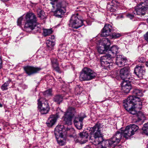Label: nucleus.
Segmentation results:
<instances>
[{
	"mask_svg": "<svg viewBox=\"0 0 148 148\" xmlns=\"http://www.w3.org/2000/svg\"><path fill=\"white\" fill-rule=\"evenodd\" d=\"M101 124L97 123L89 130V140L95 145H98V148H109L112 145L109 140H103L101 132Z\"/></svg>",
	"mask_w": 148,
	"mask_h": 148,
	"instance_id": "nucleus-1",
	"label": "nucleus"
},
{
	"mask_svg": "<svg viewBox=\"0 0 148 148\" xmlns=\"http://www.w3.org/2000/svg\"><path fill=\"white\" fill-rule=\"evenodd\" d=\"M132 95L130 96L127 99L124 101L123 106L125 110L131 114L134 115L137 113L135 108L134 106L137 103L140 104V97L143 96L142 91L139 89L135 88L132 92Z\"/></svg>",
	"mask_w": 148,
	"mask_h": 148,
	"instance_id": "nucleus-2",
	"label": "nucleus"
},
{
	"mask_svg": "<svg viewBox=\"0 0 148 148\" xmlns=\"http://www.w3.org/2000/svg\"><path fill=\"white\" fill-rule=\"evenodd\" d=\"M119 49L117 46L114 45L109 51V54H106L101 57V65L103 69L109 70L112 68V65L110 64L112 61V58L116 56Z\"/></svg>",
	"mask_w": 148,
	"mask_h": 148,
	"instance_id": "nucleus-3",
	"label": "nucleus"
},
{
	"mask_svg": "<svg viewBox=\"0 0 148 148\" xmlns=\"http://www.w3.org/2000/svg\"><path fill=\"white\" fill-rule=\"evenodd\" d=\"M25 23L24 28L33 30L34 32H40L41 31L40 25H36L37 19L36 15L32 13H28L25 16Z\"/></svg>",
	"mask_w": 148,
	"mask_h": 148,
	"instance_id": "nucleus-4",
	"label": "nucleus"
},
{
	"mask_svg": "<svg viewBox=\"0 0 148 148\" xmlns=\"http://www.w3.org/2000/svg\"><path fill=\"white\" fill-rule=\"evenodd\" d=\"M96 75V73L90 69L84 67L80 73L79 79L81 81H88L93 79Z\"/></svg>",
	"mask_w": 148,
	"mask_h": 148,
	"instance_id": "nucleus-5",
	"label": "nucleus"
},
{
	"mask_svg": "<svg viewBox=\"0 0 148 148\" xmlns=\"http://www.w3.org/2000/svg\"><path fill=\"white\" fill-rule=\"evenodd\" d=\"M67 5V3L64 1L57 3L56 5V10L53 11V15L58 18H62V15L66 12V7Z\"/></svg>",
	"mask_w": 148,
	"mask_h": 148,
	"instance_id": "nucleus-6",
	"label": "nucleus"
},
{
	"mask_svg": "<svg viewBox=\"0 0 148 148\" xmlns=\"http://www.w3.org/2000/svg\"><path fill=\"white\" fill-rule=\"evenodd\" d=\"M84 25L82 18L78 13L72 15L69 21V26L72 28L77 29Z\"/></svg>",
	"mask_w": 148,
	"mask_h": 148,
	"instance_id": "nucleus-7",
	"label": "nucleus"
},
{
	"mask_svg": "<svg viewBox=\"0 0 148 148\" xmlns=\"http://www.w3.org/2000/svg\"><path fill=\"white\" fill-rule=\"evenodd\" d=\"M38 108L42 114L47 113L50 109L48 101L45 99L41 98L38 100Z\"/></svg>",
	"mask_w": 148,
	"mask_h": 148,
	"instance_id": "nucleus-8",
	"label": "nucleus"
},
{
	"mask_svg": "<svg viewBox=\"0 0 148 148\" xmlns=\"http://www.w3.org/2000/svg\"><path fill=\"white\" fill-rule=\"evenodd\" d=\"M138 129V126L134 124L126 126L125 130L123 132V136L128 139L133 135Z\"/></svg>",
	"mask_w": 148,
	"mask_h": 148,
	"instance_id": "nucleus-9",
	"label": "nucleus"
},
{
	"mask_svg": "<svg viewBox=\"0 0 148 148\" xmlns=\"http://www.w3.org/2000/svg\"><path fill=\"white\" fill-rule=\"evenodd\" d=\"M148 11V8L140 3L134 8V14L140 16L144 15Z\"/></svg>",
	"mask_w": 148,
	"mask_h": 148,
	"instance_id": "nucleus-10",
	"label": "nucleus"
},
{
	"mask_svg": "<svg viewBox=\"0 0 148 148\" xmlns=\"http://www.w3.org/2000/svg\"><path fill=\"white\" fill-rule=\"evenodd\" d=\"M119 75L123 80H131V73L129 68L125 67L121 69L119 71Z\"/></svg>",
	"mask_w": 148,
	"mask_h": 148,
	"instance_id": "nucleus-11",
	"label": "nucleus"
},
{
	"mask_svg": "<svg viewBox=\"0 0 148 148\" xmlns=\"http://www.w3.org/2000/svg\"><path fill=\"white\" fill-rule=\"evenodd\" d=\"M145 69L144 66L138 65L135 68L134 73L140 79L143 78V76L145 74Z\"/></svg>",
	"mask_w": 148,
	"mask_h": 148,
	"instance_id": "nucleus-12",
	"label": "nucleus"
},
{
	"mask_svg": "<svg viewBox=\"0 0 148 148\" xmlns=\"http://www.w3.org/2000/svg\"><path fill=\"white\" fill-rule=\"evenodd\" d=\"M23 68L28 75H30L36 73L41 70V68L40 67H35L29 66H25Z\"/></svg>",
	"mask_w": 148,
	"mask_h": 148,
	"instance_id": "nucleus-13",
	"label": "nucleus"
},
{
	"mask_svg": "<svg viewBox=\"0 0 148 148\" xmlns=\"http://www.w3.org/2000/svg\"><path fill=\"white\" fill-rule=\"evenodd\" d=\"M122 136H123V132L118 131L109 140L112 145L115 143H118L122 139Z\"/></svg>",
	"mask_w": 148,
	"mask_h": 148,
	"instance_id": "nucleus-14",
	"label": "nucleus"
},
{
	"mask_svg": "<svg viewBox=\"0 0 148 148\" xmlns=\"http://www.w3.org/2000/svg\"><path fill=\"white\" fill-rule=\"evenodd\" d=\"M131 80H123L122 84V92L126 94L129 92L131 89V86L130 84Z\"/></svg>",
	"mask_w": 148,
	"mask_h": 148,
	"instance_id": "nucleus-15",
	"label": "nucleus"
},
{
	"mask_svg": "<svg viewBox=\"0 0 148 148\" xmlns=\"http://www.w3.org/2000/svg\"><path fill=\"white\" fill-rule=\"evenodd\" d=\"M112 26L109 24H106L103 29L101 35L102 36H109L112 30Z\"/></svg>",
	"mask_w": 148,
	"mask_h": 148,
	"instance_id": "nucleus-16",
	"label": "nucleus"
},
{
	"mask_svg": "<svg viewBox=\"0 0 148 148\" xmlns=\"http://www.w3.org/2000/svg\"><path fill=\"white\" fill-rule=\"evenodd\" d=\"M84 117H76L74 121V123L77 129L80 130L83 127V121Z\"/></svg>",
	"mask_w": 148,
	"mask_h": 148,
	"instance_id": "nucleus-17",
	"label": "nucleus"
},
{
	"mask_svg": "<svg viewBox=\"0 0 148 148\" xmlns=\"http://www.w3.org/2000/svg\"><path fill=\"white\" fill-rule=\"evenodd\" d=\"M127 59L122 55L117 56L116 59V63L119 66L122 67L125 65Z\"/></svg>",
	"mask_w": 148,
	"mask_h": 148,
	"instance_id": "nucleus-18",
	"label": "nucleus"
},
{
	"mask_svg": "<svg viewBox=\"0 0 148 148\" xmlns=\"http://www.w3.org/2000/svg\"><path fill=\"white\" fill-rule=\"evenodd\" d=\"M58 117L57 114L51 115L46 123L47 126L49 127L53 126L55 123Z\"/></svg>",
	"mask_w": 148,
	"mask_h": 148,
	"instance_id": "nucleus-19",
	"label": "nucleus"
},
{
	"mask_svg": "<svg viewBox=\"0 0 148 148\" xmlns=\"http://www.w3.org/2000/svg\"><path fill=\"white\" fill-rule=\"evenodd\" d=\"M65 130L63 125H59L55 128L54 133L55 136H63V133Z\"/></svg>",
	"mask_w": 148,
	"mask_h": 148,
	"instance_id": "nucleus-20",
	"label": "nucleus"
},
{
	"mask_svg": "<svg viewBox=\"0 0 148 148\" xmlns=\"http://www.w3.org/2000/svg\"><path fill=\"white\" fill-rule=\"evenodd\" d=\"M46 44L47 49L50 51L53 49L54 46L55 45V41L50 40L48 39L46 42Z\"/></svg>",
	"mask_w": 148,
	"mask_h": 148,
	"instance_id": "nucleus-21",
	"label": "nucleus"
},
{
	"mask_svg": "<svg viewBox=\"0 0 148 148\" xmlns=\"http://www.w3.org/2000/svg\"><path fill=\"white\" fill-rule=\"evenodd\" d=\"M80 137L82 138L81 141L82 143H84L88 141V136L89 135L88 133L85 132H82L79 133Z\"/></svg>",
	"mask_w": 148,
	"mask_h": 148,
	"instance_id": "nucleus-22",
	"label": "nucleus"
},
{
	"mask_svg": "<svg viewBox=\"0 0 148 148\" xmlns=\"http://www.w3.org/2000/svg\"><path fill=\"white\" fill-rule=\"evenodd\" d=\"M116 2L115 0H112L111 2H108V3L107 8V9L112 12H114L115 10V3Z\"/></svg>",
	"mask_w": 148,
	"mask_h": 148,
	"instance_id": "nucleus-23",
	"label": "nucleus"
},
{
	"mask_svg": "<svg viewBox=\"0 0 148 148\" xmlns=\"http://www.w3.org/2000/svg\"><path fill=\"white\" fill-rule=\"evenodd\" d=\"M73 116L71 115H68L64 114V123L68 125L72 124V119Z\"/></svg>",
	"mask_w": 148,
	"mask_h": 148,
	"instance_id": "nucleus-24",
	"label": "nucleus"
},
{
	"mask_svg": "<svg viewBox=\"0 0 148 148\" xmlns=\"http://www.w3.org/2000/svg\"><path fill=\"white\" fill-rule=\"evenodd\" d=\"M63 136H56L57 143L60 146L64 145L65 144V140L63 138Z\"/></svg>",
	"mask_w": 148,
	"mask_h": 148,
	"instance_id": "nucleus-25",
	"label": "nucleus"
},
{
	"mask_svg": "<svg viewBox=\"0 0 148 148\" xmlns=\"http://www.w3.org/2000/svg\"><path fill=\"white\" fill-rule=\"evenodd\" d=\"M109 37L108 38H104L102 39V42L101 45L105 47L109 48L111 44Z\"/></svg>",
	"mask_w": 148,
	"mask_h": 148,
	"instance_id": "nucleus-26",
	"label": "nucleus"
},
{
	"mask_svg": "<svg viewBox=\"0 0 148 148\" xmlns=\"http://www.w3.org/2000/svg\"><path fill=\"white\" fill-rule=\"evenodd\" d=\"M108 49V48L101 45L98 47L97 50L99 53L101 54H103L105 53Z\"/></svg>",
	"mask_w": 148,
	"mask_h": 148,
	"instance_id": "nucleus-27",
	"label": "nucleus"
},
{
	"mask_svg": "<svg viewBox=\"0 0 148 148\" xmlns=\"http://www.w3.org/2000/svg\"><path fill=\"white\" fill-rule=\"evenodd\" d=\"M75 112V109L74 108L70 107L68 108L65 114L69 116L71 115L73 117Z\"/></svg>",
	"mask_w": 148,
	"mask_h": 148,
	"instance_id": "nucleus-28",
	"label": "nucleus"
},
{
	"mask_svg": "<svg viewBox=\"0 0 148 148\" xmlns=\"http://www.w3.org/2000/svg\"><path fill=\"white\" fill-rule=\"evenodd\" d=\"M63 97L60 95H58L55 96L54 101L60 104L62 101Z\"/></svg>",
	"mask_w": 148,
	"mask_h": 148,
	"instance_id": "nucleus-29",
	"label": "nucleus"
},
{
	"mask_svg": "<svg viewBox=\"0 0 148 148\" xmlns=\"http://www.w3.org/2000/svg\"><path fill=\"white\" fill-rule=\"evenodd\" d=\"M11 81V80L9 79L8 81H7L2 85L1 88L3 91L6 90L8 89V87Z\"/></svg>",
	"mask_w": 148,
	"mask_h": 148,
	"instance_id": "nucleus-30",
	"label": "nucleus"
},
{
	"mask_svg": "<svg viewBox=\"0 0 148 148\" xmlns=\"http://www.w3.org/2000/svg\"><path fill=\"white\" fill-rule=\"evenodd\" d=\"M53 32V31L51 29H43V34L45 36H46L50 35Z\"/></svg>",
	"mask_w": 148,
	"mask_h": 148,
	"instance_id": "nucleus-31",
	"label": "nucleus"
},
{
	"mask_svg": "<svg viewBox=\"0 0 148 148\" xmlns=\"http://www.w3.org/2000/svg\"><path fill=\"white\" fill-rule=\"evenodd\" d=\"M121 36L120 34L116 33L115 32L113 33L111 35L109 36L110 38L111 39H116L119 37Z\"/></svg>",
	"mask_w": 148,
	"mask_h": 148,
	"instance_id": "nucleus-32",
	"label": "nucleus"
},
{
	"mask_svg": "<svg viewBox=\"0 0 148 148\" xmlns=\"http://www.w3.org/2000/svg\"><path fill=\"white\" fill-rule=\"evenodd\" d=\"M142 130L144 133L148 135V123H145L143 127Z\"/></svg>",
	"mask_w": 148,
	"mask_h": 148,
	"instance_id": "nucleus-33",
	"label": "nucleus"
},
{
	"mask_svg": "<svg viewBox=\"0 0 148 148\" xmlns=\"http://www.w3.org/2000/svg\"><path fill=\"white\" fill-rule=\"evenodd\" d=\"M65 49L66 47L65 44H61L59 45L58 49L59 51H63Z\"/></svg>",
	"mask_w": 148,
	"mask_h": 148,
	"instance_id": "nucleus-34",
	"label": "nucleus"
},
{
	"mask_svg": "<svg viewBox=\"0 0 148 148\" xmlns=\"http://www.w3.org/2000/svg\"><path fill=\"white\" fill-rule=\"evenodd\" d=\"M53 67L54 69L57 72L59 73H61V71L59 67L58 64L56 65H53Z\"/></svg>",
	"mask_w": 148,
	"mask_h": 148,
	"instance_id": "nucleus-35",
	"label": "nucleus"
},
{
	"mask_svg": "<svg viewBox=\"0 0 148 148\" xmlns=\"http://www.w3.org/2000/svg\"><path fill=\"white\" fill-rule=\"evenodd\" d=\"M52 90L51 89H49L43 92V94L45 95H50L51 94Z\"/></svg>",
	"mask_w": 148,
	"mask_h": 148,
	"instance_id": "nucleus-36",
	"label": "nucleus"
},
{
	"mask_svg": "<svg viewBox=\"0 0 148 148\" xmlns=\"http://www.w3.org/2000/svg\"><path fill=\"white\" fill-rule=\"evenodd\" d=\"M51 60L52 66L58 64L56 59L54 58H52Z\"/></svg>",
	"mask_w": 148,
	"mask_h": 148,
	"instance_id": "nucleus-37",
	"label": "nucleus"
},
{
	"mask_svg": "<svg viewBox=\"0 0 148 148\" xmlns=\"http://www.w3.org/2000/svg\"><path fill=\"white\" fill-rule=\"evenodd\" d=\"M43 12H44L43 11H41L40 12L39 14H38V17L41 19H43L45 17Z\"/></svg>",
	"mask_w": 148,
	"mask_h": 148,
	"instance_id": "nucleus-38",
	"label": "nucleus"
},
{
	"mask_svg": "<svg viewBox=\"0 0 148 148\" xmlns=\"http://www.w3.org/2000/svg\"><path fill=\"white\" fill-rule=\"evenodd\" d=\"M51 2H50L52 5L53 8H55V4L57 3L58 0H50Z\"/></svg>",
	"mask_w": 148,
	"mask_h": 148,
	"instance_id": "nucleus-39",
	"label": "nucleus"
},
{
	"mask_svg": "<svg viewBox=\"0 0 148 148\" xmlns=\"http://www.w3.org/2000/svg\"><path fill=\"white\" fill-rule=\"evenodd\" d=\"M23 17L22 16L20 17L17 20V25L19 26H21V25L22 21L23 19Z\"/></svg>",
	"mask_w": 148,
	"mask_h": 148,
	"instance_id": "nucleus-40",
	"label": "nucleus"
},
{
	"mask_svg": "<svg viewBox=\"0 0 148 148\" xmlns=\"http://www.w3.org/2000/svg\"><path fill=\"white\" fill-rule=\"evenodd\" d=\"M140 3L146 6H148V0H143Z\"/></svg>",
	"mask_w": 148,
	"mask_h": 148,
	"instance_id": "nucleus-41",
	"label": "nucleus"
},
{
	"mask_svg": "<svg viewBox=\"0 0 148 148\" xmlns=\"http://www.w3.org/2000/svg\"><path fill=\"white\" fill-rule=\"evenodd\" d=\"M145 61V58L143 57L140 58L138 60L139 62L142 63L144 62Z\"/></svg>",
	"mask_w": 148,
	"mask_h": 148,
	"instance_id": "nucleus-42",
	"label": "nucleus"
},
{
	"mask_svg": "<svg viewBox=\"0 0 148 148\" xmlns=\"http://www.w3.org/2000/svg\"><path fill=\"white\" fill-rule=\"evenodd\" d=\"M126 16L127 18H128L131 19H132L134 17V15L131 14H127L126 15Z\"/></svg>",
	"mask_w": 148,
	"mask_h": 148,
	"instance_id": "nucleus-43",
	"label": "nucleus"
},
{
	"mask_svg": "<svg viewBox=\"0 0 148 148\" xmlns=\"http://www.w3.org/2000/svg\"><path fill=\"white\" fill-rule=\"evenodd\" d=\"M144 37L145 40L148 42V32L144 35Z\"/></svg>",
	"mask_w": 148,
	"mask_h": 148,
	"instance_id": "nucleus-44",
	"label": "nucleus"
},
{
	"mask_svg": "<svg viewBox=\"0 0 148 148\" xmlns=\"http://www.w3.org/2000/svg\"><path fill=\"white\" fill-rule=\"evenodd\" d=\"M55 37L54 36V35H51V36L50 37H49V39H50V40H55Z\"/></svg>",
	"mask_w": 148,
	"mask_h": 148,
	"instance_id": "nucleus-45",
	"label": "nucleus"
},
{
	"mask_svg": "<svg viewBox=\"0 0 148 148\" xmlns=\"http://www.w3.org/2000/svg\"><path fill=\"white\" fill-rule=\"evenodd\" d=\"M113 74L115 76H118L119 75V71L118 70H116Z\"/></svg>",
	"mask_w": 148,
	"mask_h": 148,
	"instance_id": "nucleus-46",
	"label": "nucleus"
},
{
	"mask_svg": "<svg viewBox=\"0 0 148 148\" xmlns=\"http://www.w3.org/2000/svg\"><path fill=\"white\" fill-rule=\"evenodd\" d=\"M2 67V61H1V57L0 56V69Z\"/></svg>",
	"mask_w": 148,
	"mask_h": 148,
	"instance_id": "nucleus-47",
	"label": "nucleus"
},
{
	"mask_svg": "<svg viewBox=\"0 0 148 148\" xmlns=\"http://www.w3.org/2000/svg\"><path fill=\"white\" fill-rule=\"evenodd\" d=\"M144 117V115L143 114L141 116L140 118V119L141 120Z\"/></svg>",
	"mask_w": 148,
	"mask_h": 148,
	"instance_id": "nucleus-48",
	"label": "nucleus"
},
{
	"mask_svg": "<svg viewBox=\"0 0 148 148\" xmlns=\"http://www.w3.org/2000/svg\"><path fill=\"white\" fill-rule=\"evenodd\" d=\"M76 134H74L73 135H71L70 136L71 137H73L74 138H75V136H76Z\"/></svg>",
	"mask_w": 148,
	"mask_h": 148,
	"instance_id": "nucleus-49",
	"label": "nucleus"
},
{
	"mask_svg": "<svg viewBox=\"0 0 148 148\" xmlns=\"http://www.w3.org/2000/svg\"><path fill=\"white\" fill-rule=\"evenodd\" d=\"M146 65L147 67H148V61L146 62Z\"/></svg>",
	"mask_w": 148,
	"mask_h": 148,
	"instance_id": "nucleus-50",
	"label": "nucleus"
},
{
	"mask_svg": "<svg viewBox=\"0 0 148 148\" xmlns=\"http://www.w3.org/2000/svg\"><path fill=\"white\" fill-rule=\"evenodd\" d=\"M24 87L23 88V89L26 88L27 87V86L26 85H24Z\"/></svg>",
	"mask_w": 148,
	"mask_h": 148,
	"instance_id": "nucleus-51",
	"label": "nucleus"
},
{
	"mask_svg": "<svg viewBox=\"0 0 148 148\" xmlns=\"http://www.w3.org/2000/svg\"><path fill=\"white\" fill-rule=\"evenodd\" d=\"M3 106V105L0 103V107H2Z\"/></svg>",
	"mask_w": 148,
	"mask_h": 148,
	"instance_id": "nucleus-52",
	"label": "nucleus"
},
{
	"mask_svg": "<svg viewBox=\"0 0 148 148\" xmlns=\"http://www.w3.org/2000/svg\"><path fill=\"white\" fill-rule=\"evenodd\" d=\"M141 114V113L140 112H139V113L138 114V115L139 116V114Z\"/></svg>",
	"mask_w": 148,
	"mask_h": 148,
	"instance_id": "nucleus-53",
	"label": "nucleus"
},
{
	"mask_svg": "<svg viewBox=\"0 0 148 148\" xmlns=\"http://www.w3.org/2000/svg\"><path fill=\"white\" fill-rule=\"evenodd\" d=\"M1 130V128H0V130Z\"/></svg>",
	"mask_w": 148,
	"mask_h": 148,
	"instance_id": "nucleus-54",
	"label": "nucleus"
},
{
	"mask_svg": "<svg viewBox=\"0 0 148 148\" xmlns=\"http://www.w3.org/2000/svg\"><path fill=\"white\" fill-rule=\"evenodd\" d=\"M147 147L148 148V144H147Z\"/></svg>",
	"mask_w": 148,
	"mask_h": 148,
	"instance_id": "nucleus-55",
	"label": "nucleus"
}]
</instances>
